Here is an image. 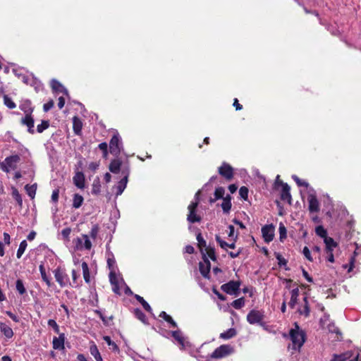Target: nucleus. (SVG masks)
Returning <instances> with one entry per match:
<instances>
[{
    "label": "nucleus",
    "mask_w": 361,
    "mask_h": 361,
    "mask_svg": "<svg viewBox=\"0 0 361 361\" xmlns=\"http://www.w3.org/2000/svg\"><path fill=\"white\" fill-rule=\"evenodd\" d=\"M290 293L291 297L290 302H288V305L290 306V308L293 309L298 302V298L300 294V290L298 288H295L291 290Z\"/></svg>",
    "instance_id": "nucleus-23"
},
{
    "label": "nucleus",
    "mask_w": 361,
    "mask_h": 361,
    "mask_svg": "<svg viewBox=\"0 0 361 361\" xmlns=\"http://www.w3.org/2000/svg\"><path fill=\"white\" fill-rule=\"evenodd\" d=\"M39 269L41 274V276L42 280L47 283V285L49 287L51 286V281L49 277L46 274L45 269L43 264H41L39 267Z\"/></svg>",
    "instance_id": "nucleus-40"
},
{
    "label": "nucleus",
    "mask_w": 361,
    "mask_h": 361,
    "mask_svg": "<svg viewBox=\"0 0 361 361\" xmlns=\"http://www.w3.org/2000/svg\"><path fill=\"white\" fill-rule=\"evenodd\" d=\"M56 281L61 288L66 286L69 283V277L65 270L58 267L54 271Z\"/></svg>",
    "instance_id": "nucleus-7"
},
{
    "label": "nucleus",
    "mask_w": 361,
    "mask_h": 361,
    "mask_svg": "<svg viewBox=\"0 0 361 361\" xmlns=\"http://www.w3.org/2000/svg\"><path fill=\"white\" fill-rule=\"evenodd\" d=\"M54 102L53 100H49L48 102L44 104L43 106V110L45 112H47L49 111L53 106H54Z\"/></svg>",
    "instance_id": "nucleus-60"
},
{
    "label": "nucleus",
    "mask_w": 361,
    "mask_h": 361,
    "mask_svg": "<svg viewBox=\"0 0 361 361\" xmlns=\"http://www.w3.org/2000/svg\"><path fill=\"white\" fill-rule=\"evenodd\" d=\"M290 337L293 343V348L300 350L305 341V334L304 331H300L297 324H295V329H290Z\"/></svg>",
    "instance_id": "nucleus-1"
},
{
    "label": "nucleus",
    "mask_w": 361,
    "mask_h": 361,
    "mask_svg": "<svg viewBox=\"0 0 361 361\" xmlns=\"http://www.w3.org/2000/svg\"><path fill=\"white\" fill-rule=\"evenodd\" d=\"M100 188H101V185H100L99 179L97 178L93 182L92 192L95 195L99 194L100 192Z\"/></svg>",
    "instance_id": "nucleus-48"
},
{
    "label": "nucleus",
    "mask_w": 361,
    "mask_h": 361,
    "mask_svg": "<svg viewBox=\"0 0 361 361\" xmlns=\"http://www.w3.org/2000/svg\"><path fill=\"white\" fill-rule=\"evenodd\" d=\"M121 174L123 176L122 178H126V181L128 180V176L130 175V168L128 166H123L121 169Z\"/></svg>",
    "instance_id": "nucleus-56"
},
{
    "label": "nucleus",
    "mask_w": 361,
    "mask_h": 361,
    "mask_svg": "<svg viewBox=\"0 0 361 361\" xmlns=\"http://www.w3.org/2000/svg\"><path fill=\"white\" fill-rule=\"evenodd\" d=\"M302 253L304 255V256L310 261V262H312L313 261V259L311 256V253H310V251L309 250V248L307 247H305L303 248V250H302Z\"/></svg>",
    "instance_id": "nucleus-59"
},
{
    "label": "nucleus",
    "mask_w": 361,
    "mask_h": 361,
    "mask_svg": "<svg viewBox=\"0 0 361 361\" xmlns=\"http://www.w3.org/2000/svg\"><path fill=\"white\" fill-rule=\"evenodd\" d=\"M237 332L236 330L233 328H231L228 329L227 331L221 333L219 336V337L224 340L230 339L233 337H234L236 335Z\"/></svg>",
    "instance_id": "nucleus-29"
},
{
    "label": "nucleus",
    "mask_w": 361,
    "mask_h": 361,
    "mask_svg": "<svg viewBox=\"0 0 361 361\" xmlns=\"http://www.w3.org/2000/svg\"><path fill=\"white\" fill-rule=\"evenodd\" d=\"M64 341L65 335L64 334H60L59 337H54L53 338V348L55 350H63L64 349Z\"/></svg>",
    "instance_id": "nucleus-17"
},
{
    "label": "nucleus",
    "mask_w": 361,
    "mask_h": 361,
    "mask_svg": "<svg viewBox=\"0 0 361 361\" xmlns=\"http://www.w3.org/2000/svg\"><path fill=\"white\" fill-rule=\"evenodd\" d=\"M12 196L14 198V200L17 202L18 206L20 208L23 207V199L21 197V195L19 193L18 190L13 188L12 189Z\"/></svg>",
    "instance_id": "nucleus-38"
},
{
    "label": "nucleus",
    "mask_w": 361,
    "mask_h": 361,
    "mask_svg": "<svg viewBox=\"0 0 361 361\" xmlns=\"http://www.w3.org/2000/svg\"><path fill=\"white\" fill-rule=\"evenodd\" d=\"M218 171L219 174L227 180H231L233 176V168L228 164L224 163Z\"/></svg>",
    "instance_id": "nucleus-12"
},
{
    "label": "nucleus",
    "mask_w": 361,
    "mask_h": 361,
    "mask_svg": "<svg viewBox=\"0 0 361 361\" xmlns=\"http://www.w3.org/2000/svg\"><path fill=\"white\" fill-rule=\"evenodd\" d=\"M73 183L78 188L85 187V176L82 172H78L73 177Z\"/></svg>",
    "instance_id": "nucleus-18"
},
{
    "label": "nucleus",
    "mask_w": 361,
    "mask_h": 361,
    "mask_svg": "<svg viewBox=\"0 0 361 361\" xmlns=\"http://www.w3.org/2000/svg\"><path fill=\"white\" fill-rule=\"evenodd\" d=\"M21 123L27 127V131L30 134L35 133V129H34L35 121H34V118H32V115H27V116H25L24 118H23L21 119Z\"/></svg>",
    "instance_id": "nucleus-16"
},
{
    "label": "nucleus",
    "mask_w": 361,
    "mask_h": 361,
    "mask_svg": "<svg viewBox=\"0 0 361 361\" xmlns=\"http://www.w3.org/2000/svg\"><path fill=\"white\" fill-rule=\"evenodd\" d=\"M324 242L326 245V252L333 251L334 248L338 246L337 243L335 242L332 238L329 236L325 238Z\"/></svg>",
    "instance_id": "nucleus-25"
},
{
    "label": "nucleus",
    "mask_w": 361,
    "mask_h": 361,
    "mask_svg": "<svg viewBox=\"0 0 361 361\" xmlns=\"http://www.w3.org/2000/svg\"><path fill=\"white\" fill-rule=\"evenodd\" d=\"M292 178L295 180L298 186H304L307 188L309 186L308 183L299 178L296 175L292 176Z\"/></svg>",
    "instance_id": "nucleus-52"
},
{
    "label": "nucleus",
    "mask_w": 361,
    "mask_h": 361,
    "mask_svg": "<svg viewBox=\"0 0 361 361\" xmlns=\"http://www.w3.org/2000/svg\"><path fill=\"white\" fill-rule=\"evenodd\" d=\"M82 127V123L80 121V119L77 117L74 116L73 118V131L76 135H79L81 132Z\"/></svg>",
    "instance_id": "nucleus-26"
},
{
    "label": "nucleus",
    "mask_w": 361,
    "mask_h": 361,
    "mask_svg": "<svg viewBox=\"0 0 361 361\" xmlns=\"http://www.w3.org/2000/svg\"><path fill=\"white\" fill-rule=\"evenodd\" d=\"M264 317L263 312L252 310L247 315V320L250 324H259L262 325Z\"/></svg>",
    "instance_id": "nucleus-8"
},
{
    "label": "nucleus",
    "mask_w": 361,
    "mask_h": 361,
    "mask_svg": "<svg viewBox=\"0 0 361 361\" xmlns=\"http://www.w3.org/2000/svg\"><path fill=\"white\" fill-rule=\"evenodd\" d=\"M128 181H126V178H121V180L118 182V185L116 186V196L121 195L126 188Z\"/></svg>",
    "instance_id": "nucleus-30"
},
{
    "label": "nucleus",
    "mask_w": 361,
    "mask_h": 361,
    "mask_svg": "<svg viewBox=\"0 0 361 361\" xmlns=\"http://www.w3.org/2000/svg\"><path fill=\"white\" fill-rule=\"evenodd\" d=\"M103 339L107 343V345L109 346V348L111 350H112L114 352H118L119 351L118 346L116 345V343L114 341H111L110 336H104L103 337Z\"/></svg>",
    "instance_id": "nucleus-31"
},
{
    "label": "nucleus",
    "mask_w": 361,
    "mask_h": 361,
    "mask_svg": "<svg viewBox=\"0 0 361 361\" xmlns=\"http://www.w3.org/2000/svg\"><path fill=\"white\" fill-rule=\"evenodd\" d=\"M231 305L235 309L239 310L245 305V300L243 298L236 299L232 302Z\"/></svg>",
    "instance_id": "nucleus-44"
},
{
    "label": "nucleus",
    "mask_w": 361,
    "mask_h": 361,
    "mask_svg": "<svg viewBox=\"0 0 361 361\" xmlns=\"http://www.w3.org/2000/svg\"><path fill=\"white\" fill-rule=\"evenodd\" d=\"M196 239H197V240L198 242L197 245H198V247L200 248V252L203 253L204 248H205L208 245H207V243L204 240V238H203V237H202V235L200 232H199L197 234Z\"/></svg>",
    "instance_id": "nucleus-37"
},
{
    "label": "nucleus",
    "mask_w": 361,
    "mask_h": 361,
    "mask_svg": "<svg viewBox=\"0 0 361 361\" xmlns=\"http://www.w3.org/2000/svg\"><path fill=\"white\" fill-rule=\"evenodd\" d=\"M315 233L317 235L324 238V240L325 239V238L328 237L326 230L322 226H317L315 228Z\"/></svg>",
    "instance_id": "nucleus-45"
},
{
    "label": "nucleus",
    "mask_w": 361,
    "mask_h": 361,
    "mask_svg": "<svg viewBox=\"0 0 361 361\" xmlns=\"http://www.w3.org/2000/svg\"><path fill=\"white\" fill-rule=\"evenodd\" d=\"M98 148L102 151L103 155L106 157L108 154V145L106 142H102L98 145Z\"/></svg>",
    "instance_id": "nucleus-55"
},
{
    "label": "nucleus",
    "mask_w": 361,
    "mask_h": 361,
    "mask_svg": "<svg viewBox=\"0 0 361 361\" xmlns=\"http://www.w3.org/2000/svg\"><path fill=\"white\" fill-rule=\"evenodd\" d=\"M240 196L245 200L247 199L248 197V189L245 186H242L239 190Z\"/></svg>",
    "instance_id": "nucleus-53"
},
{
    "label": "nucleus",
    "mask_w": 361,
    "mask_h": 361,
    "mask_svg": "<svg viewBox=\"0 0 361 361\" xmlns=\"http://www.w3.org/2000/svg\"><path fill=\"white\" fill-rule=\"evenodd\" d=\"M98 231H99V227L97 225H94L90 232V236L93 238V239H95L97 236V234H98Z\"/></svg>",
    "instance_id": "nucleus-57"
},
{
    "label": "nucleus",
    "mask_w": 361,
    "mask_h": 361,
    "mask_svg": "<svg viewBox=\"0 0 361 361\" xmlns=\"http://www.w3.org/2000/svg\"><path fill=\"white\" fill-rule=\"evenodd\" d=\"M51 87L54 92H63L68 94L67 90L56 80L52 79L51 81Z\"/></svg>",
    "instance_id": "nucleus-22"
},
{
    "label": "nucleus",
    "mask_w": 361,
    "mask_h": 361,
    "mask_svg": "<svg viewBox=\"0 0 361 361\" xmlns=\"http://www.w3.org/2000/svg\"><path fill=\"white\" fill-rule=\"evenodd\" d=\"M165 321L170 324L171 326L174 328H176L178 326L177 323L173 319V318L170 315L166 319Z\"/></svg>",
    "instance_id": "nucleus-64"
},
{
    "label": "nucleus",
    "mask_w": 361,
    "mask_h": 361,
    "mask_svg": "<svg viewBox=\"0 0 361 361\" xmlns=\"http://www.w3.org/2000/svg\"><path fill=\"white\" fill-rule=\"evenodd\" d=\"M71 232V229L70 228H66L61 231V235L63 238L68 239Z\"/></svg>",
    "instance_id": "nucleus-63"
},
{
    "label": "nucleus",
    "mask_w": 361,
    "mask_h": 361,
    "mask_svg": "<svg viewBox=\"0 0 361 361\" xmlns=\"http://www.w3.org/2000/svg\"><path fill=\"white\" fill-rule=\"evenodd\" d=\"M121 161L119 159H113L109 166V171L113 173H118L121 171Z\"/></svg>",
    "instance_id": "nucleus-19"
},
{
    "label": "nucleus",
    "mask_w": 361,
    "mask_h": 361,
    "mask_svg": "<svg viewBox=\"0 0 361 361\" xmlns=\"http://www.w3.org/2000/svg\"><path fill=\"white\" fill-rule=\"evenodd\" d=\"M135 298L142 305L143 308L148 312L152 313V310L150 305L145 299L139 295H135Z\"/></svg>",
    "instance_id": "nucleus-32"
},
{
    "label": "nucleus",
    "mask_w": 361,
    "mask_h": 361,
    "mask_svg": "<svg viewBox=\"0 0 361 361\" xmlns=\"http://www.w3.org/2000/svg\"><path fill=\"white\" fill-rule=\"evenodd\" d=\"M27 246V241L25 240H23L20 243L19 247L17 250L16 257L18 259H20L22 255H23L25 250H26V247Z\"/></svg>",
    "instance_id": "nucleus-41"
},
{
    "label": "nucleus",
    "mask_w": 361,
    "mask_h": 361,
    "mask_svg": "<svg viewBox=\"0 0 361 361\" xmlns=\"http://www.w3.org/2000/svg\"><path fill=\"white\" fill-rule=\"evenodd\" d=\"M20 157L18 154L7 157L0 163V169L6 173H9L11 170L17 168V164L20 161Z\"/></svg>",
    "instance_id": "nucleus-2"
},
{
    "label": "nucleus",
    "mask_w": 361,
    "mask_h": 361,
    "mask_svg": "<svg viewBox=\"0 0 361 361\" xmlns=\"http://www.w3.org/2000/svg\"><path fill=\"white\" fill-rule=\"evenodd\" d=\"M281 185L282 186V190L281 192V199L283 201L287 202L289 204H291V195L290 192V186L283 181H281Z\"/></svg>",
    "instance_id": "nucleus-14"
},
{
    "label": "nucleus",
    "mask_w": 361,
    "mask_h": 361,
    "mask_svg": "<svg viewBox=\"0 0 361 361\" xmlns=\"http://www.w3.org/2000/svg\"><path fill=\"white\" fill-rule=\"evenodd\" d=\"M171 335L182 348L185 346V339L180 330L171 331Z\"/></svg>",
    "instance_id": "nucleus-20"
},
{
    "label": "nucleus",
    "mask_w": 361,
    "mask_h": 361,
    "mask_svg": "<svg viewBox=\"0 0 361 361\" xmlns=\"http://www.w3.org/2000/svg\"><path fill=\"white\" fill-rule=\"evenodd\" d=\"M134 314L137 319L140 320L142 322L146 324L147 323V317L146 315L142 312L141 310L139 308H136L134 310Z\"/></svg>",
    "instance_id": "nucleus-42"
},
{
    "label": "nucleus",
    "mask_w": 361,
    "mask_h": 361,
    "mask_svg": "<svg viewBox=\"0 0 361 361\" xmlns=\"http://www.w3.org/2000/svg\"><path fill=\"white\" fill-rule=\"evenodd\" d=\"M279 240L283 242L287 237V230L284 224L281 222L279 227Z\"/></svg>",
    "instance_id": "nucleus-39"
},
{
    "label": "nucleus",
    "mask_w": 361,
    "mask_h": 361,
    "mask_svg": "<svg viewBox=\"0 0 361 361\" xmlns=\"http://www.w3.org/2000/svg\"><path fill=\"white\" fill-rule=\"evenodd\" d=\"M233 353V348L230 345H221L216 348L209 355L213 359H221Z\"/></svg>",
    "instance_id": "nucleus-4"
},
{
    "label": "nucleus",
    "mask_w": 361,
    "mask_h": 361,
    "mask_svg": "<svg viewBox=\"0 0 361 361\" xmlns=\"http://www.w3.org/2000/svg\"><path fill=\"white\" fill-rule=\"evenodd\" d=\"M211 264L209 259H204L203 262L199 263V269L202 276L205 279H209V271Z\"/></svg>",
    "instance_id": "nucleus-13"
},
{
    "label": "nucleus",
    "mask_w": 361,
    "mask_h": 361,
    "mask_svg": "<svg viewBox=\"0 0 361 361\" xmlns=\"http://www.w3.org/2000/svg\"><path fill=\"white\" fill-rule=\"evenodd\" d=\"M353 355V353L351 350L347 351L344 353L337 355L338 357H339V359H341L342 361H346L347 360L352 357Z\"/></svg>",
    "instance_id": "nucleus-51"
},
{
    "label": "nucleus",
    "mask_w": 361,
    "mask_h": 361,
    "mask_svg": "<svg viewBox=\"0 0 361 361\" xmlns=\"http://www.w3.org/2000/svg\"><path fill=\"white\" fill-rule=\"evenodd\" d=\"M275 227L273 224H267L262 228V234L264 240L269 243L274 240Z\"/></svg>",
    "instance_id": "nucleus-9"
},
{
    "label": "nucleus",
    "mask_w": 361,
    "mask_h": 361,
    "mask_svg": "<svg viewBox=\"0 0 361 361\" xmlns=\"http://www.w3.org/2000/svg\"><path fill=\"white\" fill-rule=\"evenodd\" d=\"M275 255H276V258L278 260V264L280 266L286 264L287 261L284 257H282L281 255H280L279 253H275Z\"/></svg>",
    "instance_id": "nucleus-58"
},
{
    "label": "nucleus",
    "mask_w": 361,
    "mask_h": 361,
    "mask_svg": "<svg viewBox=\"0 0 361 361\" xmlns=\"http://www.w3.org/2000/svg\"><path fill=\"white\" fill-rule=\"evenodd\" d=\"M19 108L25 114V116L32 115V113L34 110L30 100L24 101L22 104H20Z\"/></svg>",
    "instance_id": "nucleus-21"
},
{
    "label": "nucleus",
    "mask_w": 361,
    "mask_h": 361,
    "mask_svg": "<svg viewBox=\"0 0 361 361\" xmlns=\"http://www.w3.org/2000/svg\"><path fill=\"white\" fill-rule=\"evenodd\" d=\"M82 269L84 280L86 283H89L90 282V275L88 265L85 262H83L82 263Z\"/></svg>",
    "instance_id": "nucleus-33"
},
{
    "label": "nucleus",
    "mask_w": 361,
    "mask_h": 361,
    "mask_svg": "<svg viewBox=\"0 0 361 361\" xmlns=\"http://www.w3.org/2000/svg\"><path fill=\"white\" fill-rule=\"evenodd\" d=\"M221 206L224 213L229 212L231 208V196L229 195L223 199Z\"/></svg>",
    "instance_id": "nucleus-27"
},
{
    "label": "nucleus",
    "mask_w": 361,
    "mask_h": 361,
    "mask_svg": "<svg viewBox=\"0 0 361 361\" xmlns=\"http://www.w3.org/2000/svg\"><path fill=\"white\" fill-rule=\"evenodd\" d=\"M76 247L78 250H81L84 247L85 250H90L92 247V243L90 240L89 236L86 234H83L82 235V238H77Z\"/></svg>",
    "instance_id": "nucleus-10"
},
{
    "label": "nucleus",
    "mask_w": 361,
    "mask_h": 361,
    "mask_svg": "<svg viewBox=\"0 0 361 361\" xmlns=\"http://www.w3.org/2000/svg\"><path fill=\"white\" fill-rule=\"evenodd\" d=\"M4 104L11 109H14L16 106L15 102L8 95L4 96Z\"/></svg>",
    "instance_id": "nucleus-47"
},
{
    "label": "nucleus",
    "mask_w": 361,
    "mask_h": 361,
    "mask_svg": "<svg viewBox=\"0 0 361 361\" xmlns=\"http://www.w3.org/2000/svg\"><path fill=\"white\" fill-rule=\"evenodd\" d=\"M216 240L219 244L220 247L224 250H226L227 247L231 249H234L235 247V245L234 243L229 244L225 242L224 240H221V238L219 235H216Z\"/></svg>",
    "instance_id": "nucleus-35"
},
{
    "label": "nucleus",
    "mask_w": 361,
    "mask_h": 361,
    "mask_svg": "<svg viewBox=\"0 0 361 361\" xmlns=\"http://www.w3.org/2000/svg\"><path fill=\"white\" fill-rule=\"evenodd\" d=\"M122 148V142L118 133L114 134L109 142L110 153L114 156H118Z\"/></svg>",
    "instance_id": "nucleus-5"
},
{
    "label": "nucleus",
    "mask_w": 361,
    "mask_h": 361,
    "mask_svg": "<svg viewBox=\"0 0 361 361\" xmlns=\"http://www.w3.org/2000/svg\"><path fill=\"white\" fill-rule=\"evenodd\" d=\"M47 324H48L49 326H50V327L54 329V331L56 334H59V325L57 324V323L56 322L55 320H54V319H49Z\"/></svg>",
    "instance_id": "nucleus-54"
},
{
    "label": "nucleus",
    "mask_w": 361,
    "mask_h": 361,
    "mask_svg": "<svg viewBox=\"0 0 361 361\" xmlns=\"http://www.w3.org/2000/svg\"><path fill=\"white\" fill-rule=\"evenodd\" d=\"M309 203V210L310 212H317L319 210V204L316 197L314 191L310 192L307 197Z\"/></svg>",
    "instance_id": "nucleus-11"
},
{
    "label": "nucleus",
    "mask_w": 361,
    "mask_h": 361,
    "mask_svg": "<svg viewBox=\"0 0 361 361\" xmlns=\"http://www.w3.org/2000/svg\"><path fill=\"white\" fill-rule=\"evenodd\" d=\"M202 255V259H208L209 257L212 261H216V255L215 252L214 247L209 245L203 250V253H201Z\"/></svg>",
    "instance_id": "nucleus-15"
},
{
    "label": "nucleus",
    "mask_w": 361,
    "mask_h": 361,
    "mask_svg": "<svg viewBox=\"0 0 361 361\" xmlns=\"http://www.w3.org/2000/svg\"><path fill=\"white\" fill-rule=\"evenodd\" d=\"M25 190L27 191V195L31 198H34V197L35 195V193H36L37 185L36 184H33L32 185H30V186L29 185H25Z\"/></svg>",
    "instance_id": "nucleus-46"
},
{
    "label": "nucleus",
    "mask_w": 361,
    "mask_h": 361,
    "mask_svg": "<svg viewBox=\"0 0 361 361\" xmlns=\"http://www.w3.org/2000/svg\"><path fill=\"white\" fill-rule=\"evenodd\" d=\"M59 190L56 189L52 192L51 195V201L54 202H57L59 200Z\"/></svg>",
    "instance_id": "nucleus-62"
},
{
    "label": "nucleus",
    "mask_w": 361,
    "mask_h": 361,
    "mask_svg": "<svg viewBox=\"0 0 361 361\" xmlns=\"http://www.w3.org/2000/svg\"><path fill=\"white\" fill-rule=\"evenodd\" d=\"M0 330L7 338H11L13 336L12 329L3 322H0Z\"/></svg>",
    "instance_id": "nucleus-24"
},
{
    "label": "nucleus",
    "mask_w": 361,
    "mask_h": 361,
    "mask_svg": "<svg viewBox=\"0 0 361 361\" xmlns=\"http://www.w3.org/2000/svg\"><path fill=\"white\" fill-rule=\"evenodd\" d=\"M49 126V121H42L41 124L37 125V131L39 133H42L44 130L48 128Z\"/></svg>",
    "instance_id": "nucleus-50"
},
{
    "label": "nucleus",
    "mask_w": 361,
    "mask_h": 361,
    "mask_svg": "<svg viewBox=\"0 0 361 361\" xmlns=\"http://www.w3.org/2000/svg\"><path fill=\"white\" fill-rule=\"evenodd\" d=\"M109 281H110V283H111V285H115V284L118 283L116 276L115 273H114L113 271H111L109 274Z\"/></svg>",
    "instance_id": "nucleus-61"
},
{
    "label": "nucleus",
    "mask_w": 361,
    "mask_h": 361,
    "mask_svg": "<svg viewBox=\"0 0 361 361\" xmlns=\"http://www.w3.org/2000/svg\"><path fill=\"white\" fill-rule=\"evenodd\" d=\"M16 288L20 295H23L26 293V289L24 286L23 281L21 279H18L16 281Z\"/></svg>",
    "instance_id": "nucleus-43"
},
{
    "label": "nucleus",
    "mask_w": 361,
    "mask_h": 361,
    "mask_svg": "<svg viewBox=\"0 0 361 361\" xmlns=\"http://www.w3.org/2000/svg\"><path fill=\"white\" fill-rule=\"evenodd\" d=\"M83 197L79 194H75L73 199V207L78 209L81 207L83 202Z\"/></svg>",
    "instance_id": "nucleus-36"
},
{
    "label": "nucleus",
    "mask_w": 361,
    "mask_h": 361,
    "mask_svg": "<svg viewBox=\"0 0 361 361\" xmlns=\"http://www.w3.org/2000/svg\"><path fill=\"white\" fill-rule=\"evenodd\" d=\"M241 283L240 281H230L223 284L221 289L231 295H238Z\"/></svg>",
    "instance_id": "nucleus-6"
},
{
    "label": "nucleus",
    "mask_w": 361,
    "mask_h": 361,
    "mask_svg": "<svg viewBox=\"0 0 361 361\" xmlns=\"http://www.w3.org/2000/svg\"><path fill=\"white\" fill-rule=\"evenodd\" d=\"M224 192H225V190L223 187H218L216 188L215 190V192H214V199H211L210 200V202L212 203V202H214L216 200H219V199H221V198H224Z\"/></svg>",
    "instance_id": "nucleus-34"
},
{
    "label": "nucleus",
    "mask_w": 361,
    "mask_h": 361,
    "mask_svg": "<svg viewBox=\"0 0 361 361\" xmlns=\"http://www.w3.org/2000/svg\"><path fill=\"white\" fill-rule=\"evenodd\" d=\"M305 305L302 310H300V314H304L305 317H308L310 315V307L307 301V298L305 297L303 299Z\"/></svg>",
    "instance_id": "nucleus-49"
},
{
    "label": "nucleus",
    "mask_w": 361,
    "mask_h": 361,
    "mask_svg": "<svg viewBox=\"0 0 361 361\" xmlns=\"http://www.w3.org/2000/svg\"><path fill=\"white\" fill-rule=\"evenodd\" d=\"M199 193H200V191H198L195 195L197 200L195 202H192L188 207L189 213L187 216V220L188 222H190L191 224H194L196 222H200L201 219H202L201 216L196 214V210H197V206L199 204V202L197 200V198H198L197 196H198Z\"/></svg>",
    "instance_id": "nucleus-3"
},
{
    "label": "nucleus",
    "mask_w": 361,
    "mask_h": 361,
    "mask_svg": "<svg viewBox=\"0 0 361 361\" xmlns=\"http://www.w3.org/2000/svg\"><path fill=\"white\" fill-rule=\"evenodd\" d=\"M90 352L91 355L95 358L97 361H103L100 353L94 343H92L90 347Z\"/></svg>",
    "instance_id": "nucleus-28"
}]
</instances>
